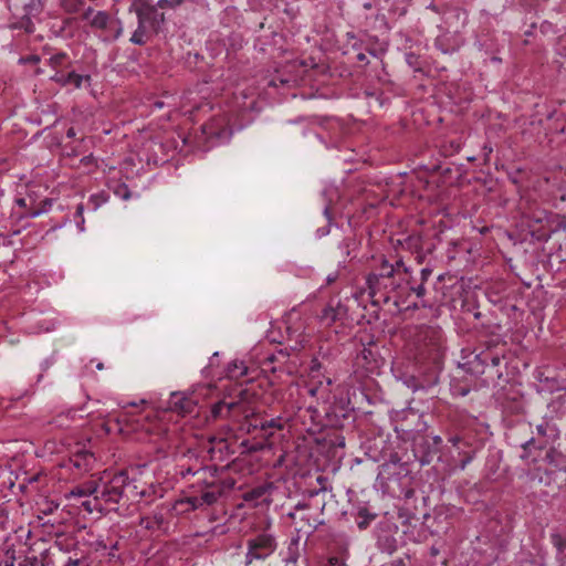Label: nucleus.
Instances as JSON below:
<instances>
[{
    "mask_svg": "<svg viewBox=\"0 0 566 566\" xmlns=\"http://www.w3.org/2000/svg\"><path fill=\"white\" fill-rule=\"evenodd\" d=\"M138 27L130 38V42L137 45H144L149 40L150 34L157 33L165 21V15L159 12L157 7L145 1L135 4Z\"/></svg>",
    "mask_w": 566,
    "mask_h": 566,
    "instance_id": "nucleus-1",
    "label": "nucleus"
},
{
    "mask_svg": "<svg viewBox=\"0 0 566 566\" xmlns=\"http://www.w3.org/2000/svg\"><path fill=\"white\" fill-rule=\"evenodd\" d=\"M140 493L134 481L128 478L126 471L115 473L107 482L103 484L101 497L108 505H116L123 499L134 500Z\"/></svg>",
    "mask_w": 566,
    "mask_h": 566,
    "instance_id": "nucleus-2",
    "label": "nucleus"
},
{
    "mask_svg": "<svg viewBox=\"0 0 566 566\" xmlns=\"http://www.w3.org/2000/svg\"><path fill=\"white\" fill-rule=\"evenodd\" d=\"M395 270L396 269L392 264L384 260L379 272L368 275L367 284L371 296L380 294L385 302L390 300L389 294L397 291L400 287L401 282L405 281L403 276L395 274Z\"/></svg>",
    "mask_w": 566,
    "mask_h": 566,
    "instance_id": "nucleus-3",
    "label": "nucleus"
},
{
    "mask_svg": "<svg viewBox=\"0 0 566 566\" xmlns=\"http://www.w3.org/2000/svg\"><path fill=\"white\" fill-rule=\"evenodd\" d=\"M90 27L96 31H101V39L105 42H113L123 34V27L119 20L112 19L105 11H94L88 8L84 14Z\"/></svg>",
    "mask_w": 566,
    "mask_h": 566,
    "instance_id": "nucleus-4",
    "label": "nucleus"
},
{
    "mask_svg": "<svg viewBox=\"0 0 566 566\" xmlns=\"http://www.w3.org/2000/svg\"><path fill=\"white\" fill-rule=\"evenodd\" d=\"M7 2L13 18L17 19L15 22H12L11 27L23 29L28 33L33 32L34 25L31 17L42 11L41 0H7Z\"/></svg>",
    "mask_w": 566,
    "mask_h": 566,
    "instance_id": "nucleus-5",
    "label": "nucleus"
},
{
    "mask_svg": "<svg viewBox=\"0 0 566 566\" xmlns=\"http://www.w3.org/2000/svg\"><path fill=\"white\" fill-rule=\"evenodd\" d=\"M536 433L538 436V439L531 438L530 440L522 444L523 454L521 455V458L524 460H528L532 463L537 462V458L531 457L532 448L538 450L545 449L548 442L546 438L555 439L557 437V430L549 422L544 421L543 423L536 426Z\"/></svg>",
    "mask_w": 566,
    "mask_h": 566,
    "instance_id": "nucleus-6",
    "label": "nucleus"
},
{
    "mask_svg": "<svg viewBox=\"0 0 566 566\" xmlns=\"http://www.w3.org/2000/svg\"><path fill=\"white\" fill-rule=\"evenodd\" d=\"M420 345L428 350V356L436 360L441 353L443 333L438 326H422L418 333Z\"/></svg>",
    "mask_w": 566,
    "mask_h": 566,
    "instance_id": "nucleus-7",
    "label": "nucleus"
},
{
    "mask_svg": "<svg viewBox=\"0 0 566 566\" xmlns=\"http://www.w3.org/2000/svg\"><path fill=\"white\" fill-rule=\"evenodd\" d=\"M275 539L272 535L260 534L255 538L248 541L247 564L253 559H264L275 549Z\"/></svg>",
    "mask_w": 566,
    "mask_h": 566,
    "instance_id": "nucleus-8",
    "label": "nucleus"
},
{
    "mask_svg": "<svg viewBox=\"0 0 566 566\" xmlns=\"http://www.w3.org/2000/svg\"><path fill=\"white\" fill-rule=\"evenodd\" d=\"M243 396L245 391H240L239 399L229 400L231 405V422H241V420H249L254 415L253 409L244 401Z\"/></svg>",
    "mask_w": 566,
    "mask_h": 566,
    "instance_id": "nucleus-9",
    "label": "nucleus"
},
{
    "mask_svg": "<svg viewBox=\"0 0 566 566\" xmlns=\"http://www.w3.org/2000/svg\"><path fill=\"white\" fill-rule=\"evenodd\" d=\"M94 460L93 454L87 451L76 452L63 464V467L70 470L75 469L78 472H86L91 469Z\"/></svg>",
    "mask_w": 566,
    "mask_h": 566,
    "instance_id": "nucleus-10",
    "label": "nucleus"
},
{
    "mask_svg": "<svg viewBox=\"0 0 566 566\" xmlns=\"http://www.w3.org/2000/svg\"><path fill=\"white\" fill-rule=\"evenodd\" d=\"M231 405L229 403V400L226 398L214 402L210 407V412L208 416L209 421H218V420H227L231 422Z\"/></svg>",
    "mask_w": 566,
    "mask_h": 566,
    "instance_id": "nucleus-11",
    "label": "nucleus"
},
{
    "mask_svg": "<svg viewBox=\"0 0 566 566\" xmlns=\"http://www.w3.org/2000/svg\"><path fill=\"white\" fill-rule=\"evenodd\" d=\"M51 80L56 82V83H60L61 85H73L75 88H80L81 85H82V82L85 80V81H90L91 77L88 75H80V74H76L75 72H69L67 74H60L59 72H55V74H53L51 76Z\"/></svg>",
    "mask_w": 566,
    "mask_h": 566,
    "instance_id": "nucleus-12",
    "label": "nucleus"
},
{
    "mask_svg": "<svg viewBox=\"0 0 566 566\" xmlns=\"http://www.w3.org/2000/svg\"><path fill=\"white\" fill-rule=\"evenodd\" d=\"M170 403L174 410L182 415L193 412L196 407V402L193 399L176 392L171 395Z\"/></svg>",
    "mask_w": 566,
    "mask_h": 566,
    "instance_id": "nucleus-13",
    "label": "nucleus"
},
{
    "mask_svg": "<svg viewBox=\"0 0 566 566\" xmlns=\"http://www.w3.org/2000/svg\"><path fill=\"white\" fill-rule=\"evenodd\" d=\"M223 493V486L221 482H211L207 484V490L200 494L202 505H211L218 501Z\"/></svg>",
    "mask_w": 566,
    "mask_h": 566,
    "instance_id": "nucleus-14",
    "label": "nucleus"
},
{
    "mask_svg": "<svg viewBox=\"0 0 566 566\" xmlns=\"http://www.w3.org/2000/svg\"><path fill=\"white\" fill-rule=\"evenodd\" d=\"M99 482L95 480L87 481L81 485L74 486L70 491V496H90L98 493Z\"/></svg>",
    "mask_w": 566,
    "mask_h": 566,
    "instance_id": "nucleus-15",
    "label": "nucleus"
},
{
    "mask_svg": "<svg viewBox=\"0 0 566 566\" xmlns=\"http://www.w3.org/2000/svg\"><path fill=\"white\" fill-rule=\"evenodd\" d=\"M340 314H344V310L342 306H339V303L336 305L333 304V302H329L323 310L319 315V318L322 322L326 323L327 325L336 322Z\"/></svg>",
    "mask_w": 566,
    "mask_h": 566,
    "instance_id": "nucleus-16",
    "label": "nucleus"
},
{
    "mask_svg": "<svg viewBox=\"0 0 566 566\" xmlns=\"http://www.w3.org/2000/svg\"><path fill=\"white\" fill-rule=\"evenodd\" d=\"M227 374L229 378L238 380L247 376L248 367L244 365L243 361L235 360L229 364Z\"/></svg>",
    "mask_w": 566,
    "mask_h": 566,
    "instance_id": "nucleus-17",
    "label": "nucleus"
},
{
    "mask_svg": "<svg viewBox=\"0 0 566 566\" xmlns=\"http://www.w3.org/2000/svg\"><path fill=\"white\" fill-rule=\"evenodd\" d=\"M75 412L73 410H69L66 412H62L53 418L49 424H54L56 428L64 429L69 428L74 420Z\"/></svg>",
    "mask_w": 566,
    "mask_h": 566,
    "instance_id": "nucleus-18",
    "label": "nucleus"
},
{
    "mask_svg": "<svg viewBox=\"0 0 566 566\" xmlns=\"http://www.w3.org/2000/svg\"><path fill=\"white\" fill-rule=\"evenodd\" d=\"M70 63V57L64 52L56 53L49 59V64L54 70L67 67Z\"/></svg>",
    "mask_w": 566,
    "mask_h": 566,
    "instance_id": "nucleus-19",
    "label": "nucleus"
},
{
    "mask_svg": "<svg viewBox=\"0 0 566 566\" xmlns=\"http://www.w3.org/2000/svg\"><path fill=\"white\" fill-rule=\"evenodd\" d=\"M475 359L480 361L481 365H486L488 361H491L492 366H499L502 359V356L499 354H491L489 352H483L475 356Z\"/></svg>",
    "mask_w": 566,
    "mask_h": 566,
    "instance_id": "nucleus-20",
    "label": "nucleus"
},
{
    "mask_svg": "<svg viewBox=\"0 0 566 566\" xmlns=\"http://www.w3.org/2000/svg\"><path fill=\"white\" fill-rule=\"evenodd\" d=\"M564 459V455L556 451L554 448H551L546 451V454L544 457V461L548 464H552L554 467H559L562 464V461Z\"/></svg>",
    "mask_w": 566,
    "mask_h": 566,
    "instance_id": "nucleus-21",
    "label": "nucleus"
},
{
    "mask_svg": "<svg viewBox=\"0 0 566 566\" xmlns=\"http://www.w3.org/2000/svg\"><path fill=\"white\" fill-rule=\"evenodd\" d=\"M101 494L99 495H96L94 496V499L92 500H86L82 503V506L84 507L85 511H87L88 513H92L94 511H97V512H103L104 507L101 503Z\"/></svg>",
    "mask_w": 566,
    "mask_h": 566,
    "instance_id": "nucleus-22",
    "label": "nucleus"
},
{
    "mask_svg": "<svg viewBox=\"0 0 566 566\" xmlns=\"http://www.w3.org/2000/svg\"><path fill=\"white\" fill-rule=\"evenodd\" d=\"M62 8L69 13H75L84 6V0H61Z\"/></svg>",
    "mask_w": 566,
    "mask_h": 566,
    "instance_id": "nucleus-23",
    "label": "nucleus"
},
{
    "mask_svg": "<svg viewBox=\"0 0 566 566\" xmlns=\"http://www.w3.org/2000/svg\"><path fill=\"white\" fill-rule=\"evenodd\" d=\"M268 429L283 430L284 422L282 421V418L271 419L260 423V430L266 431Z\"/></svg>",
    "mask_w": 566,
    "mask_h": 566,
    "instance_id": "nucleus-24",
    "label": "nucleus"
},
{
    "mask_svg": "<svg viewBox=\"0 0 566 566\" xmlns=\"http://www.w3.org/2000/svg\"><path fill=\"white\" fill-rule=\"evenodd\" d=\"M360 521L357 522V525L360 530L366 528L370 521L375 517L374 514L368 513L366 509H361L358 513Z\"/></svg>",
    "mask_w": 566,
    "mask_h": 566,
    "instance_id": "nucleus-25",
    "label": "nucleus"
},
{
    "mask_svg": "<svg viewBox=\"0 0 566 566\" xmlns=\"http://www.w3.org/2000/svg\"><path fill=\"white\" fill-rule=\"evenodd\" d=\"M107 201V196L104 192L93 195L90 198V202L93 205V208L96 210L103 203Z\"/></svg>",
    "mask_w": 566,
    "mask_h": 566,
    "instance_id": "nucleus-26",
    "label": "nucleus"
},
{
    "mask_svg": "<svg viewBox=\"0 0 566 566\" xmlns=\"http://www.w3.org/2000/svg\"><path fill=\"white\" fill-rule=\"evenodd\" d=\"M184 3V0H159L157 2V9L171 8L175 9Z\"/></svg>",
    "mask_w": 566,
    "mask_h": 566,
    "instance_id": "nucleus-27",
    "label": "nucleus"
},
{
    "mask_svg": "<svg viewBox=\"0 0 566 566\" xmlns=\"http://www.w3.org/2000/svg\"><path fill=\"white\" fill-rule=\"evenodd\" d=\"M405 244L410 250H418L421 245V238L420 235H410L406 239Z\"/></svg>",
    "mask_w": 566,
    "mask_h": 566,
    "instance_id": "nucleus-28",
    "label": "nucleus"
},
{
    "mask_svg": "<svg viewBox=\"0 0 566 566\" xmlns=\"http://www.w3.org/2000/svg\"><path fill=\"white\" fill-rule=\"evenodd\" d=\"M185 502L190 504L192 510H196V509H199V507L203 506L202 503H201V500H200V495H198V496H189V497L186 499Z\"/></svg>",
    "mask_w": 566,
    "mask_h": 566,
    "instance_id": "nucleus-29",
    "label": "nucleus"
},
{
    "mask_svg": "<svg viewBox=\"0 0 566 566\" xmlns=\"http://www.w3.org/2000/svg\"><path fill=\"white\" fill-rule=\"evenodd\" d=\"M19 62L22 63V64H27V63L36 64L38 62H40V56L35 55V54H32V55H29V56H25V57H21L19 60Z\"/></svg>",
    "mask_w": 566,
    "mask_h": 566,
    "instance_id": "nucleus-30",
    "label": "nucleus"
},
{
    "mask_svg": "<svg viewBox=\"0 0 566 566\" xmlns=\"http://www.w3.org/2000/svg\"><path fill=\"white\" fill-rule=\"evenodd\" d=\"M395 266V274L398 276H402V272L407 273V268L403 266V262L401 260L397 261L396 264H392Z\"/></svg>",
    "mask_w": 566,
    "mask_h": 566,
    "instance_id": "nucleus-31",
    "label": "nucleus"
},
{
    "mask_svg": "<svg viewBox=\"0 0 566 566\" xmlns=\"http://www.w3.org/2000/svg\"><path fill=\"white\" fill-rule=\"evenodd\" d=\"M411 291L418 296V297H422L424 296L426 294V287H424V283H420L419 285L417 286H412L411 287Z\"/></svg>",
    "mask_w": 566,
    "mask_h": 566,
    "instance_id": "nucleus-32",
    "label": "nucleus"
},
{
    "mask_svg": "<svg viewBox=\"0 0 566 566\" xmlns=\"http://www.w3.org/2000/svg\"><path fill=\"white\" fill-rule=\"evenodd\" d=\"M316 481L321 485V489L318 491L314 492L313 494H317L318 492H325L327 490L325 486L327 479L323 475H319V476H317Z\"/></svg>",
    "mask_w": 566,
    "mask_h": 566,
    "instance_id": "nucleus-33",
    "label": "nucleus"
},
{
    "mask_svg": "<svg viewBox=\"0 0 566 566\" xmlns=\"http://www.w3.org/2000/svg\"><path fill=\"white\" fill-rule=\"evenodd\" d=\"M120 190H117V193L122 196L123 199H128L130 197V192L126 185H122L119 187Z\"/></svg>",
    "mask_w": 566,
    "mask_h": 566,
    "instance_id": "nucleus-34",
    "label": "nucleus"
},
{
    "mask_svg": "<svg viewBox=\"0 0 566 566\" xmlns=\"http://www.w3.org/2000/svg\"><path fill=\"white\" fill-rule=\"evenodd\" d=\"M431 273H432V271L430 269H427V268L422 269L421 273H420L421 274V282L424 283L429 279Z\"/></svg>",
    "mask_w": 566,
    "mask_h": 566,
    "instance_id": "nucleus-35",
    "label": "nucleus"
},
{
    "mask_svg": "<svg viewBox=\"0 0 566 566\" xmlns=\"http://www.w3.org/2000/svg\"><path fill=\"white\" fill-rule=\"evenodd\" d=\"M258 428H260V424H256V423H255V424H252L251 422H248V421H247V428H245V430H247V432H248V433H251L253 430H255V429H258Z\"/></svg>",
    "mask_w": 566,
    "mask_h": 566,
    "instance_id": "nucleus-36",
    "label": "nucleus"
},
{
    "mask_svg": "<svg viewBox=\"0 0 566 566\" xmlns=\"http://www.w3.org/2000/svg\"><path fill=\"white\" fill-rule=\"evenodd\" d=\"M93 161V157L92 156H85L81 159V163L84 164L85 166H88L91 165Z\"/></svg>",
    "mask_w": 566,
    "mask_h": 566,
    "instance_id": "nucleus-37",
    "label": "nucleus"
},
{
    "mask_svg": "<svg viewBox=\"0 0 566 566\" xmlns=\"http://www.w3.org/2000/svg\"><path fill=\"white\" fill-rule=\"evenodd\" d=\"M337 273H334V274H329L327 277H326V281H327V284H332L334 283L336 280H337Z\"/></svg>",
    "mask_w": 566,
    "mask_h": 566,
    "instance_id": "nucleus-38",
    "label": "nucleus"
},
{
    "mask_svg": "<svg viewBox=\"0 0 566 566\" xmlns=\"http://www.w3.org/2000/svg\"><path fill=\"white\" fill-rule=\"evenodd\" d=\"M308 507H310V505H308L307 503H298V504H296V506H295V511H298V510H306V509H308Z\"/></svg>",
    "mask_w": 566,
    "mask_h": 566,
    "instance_id": "nucleus-39",
    "label": "nucleus"
},
{
    "mask_svg": "<svg viewBox=\"0 0 566 566\" xmlns=\"http://www.w3.org/2000/svg\"><path fill=\"white\" fill-rule=\"evenodd\" d=\"M357 60L360 61V62L368 63L367 56L364 53L357 54Z\"/></svg>",
    "mask_w": 566,
    "mask_h": 566,
    "instance_id": "nucleus-40",
    "label": "nucleus"
},
{
    "mask_svg": "<svg viewBox=\"0 0 566 566\" xmlns=\"http://www.w3.org/2000/svg\"><path fill=\"white\" fill-rule=\"evenodd\" d=\"M83 211H84V207H83V205H82V203H80V205L77 206V208H76V216L82 217Z\"/></svg>",
    "mask_w": 566,
    "mask_h": 566,
    "instance_id": "nucleus-41",
    "label": "nucleus"
},
{
    "mask_svg": "<svg viewBox=\"0 0 566 566\" xmlns=\"http://www.w3.org/2000/svg\"><path fill=\"white\" fill-rule=\"evenodd\" d=\"M80 564V560L78 559H72L70 558V560L67 562V565L66 566H77Z\"/></svg>",
    "mask_w": 566,
    "mask_h": 566,
    "instance_id": "nucleus-42",
    "label": "nucleus"
},
{
    "mask_svg": "<svg viewBox=\"0 0 566 566\" xmlns=\"http://www.w3.org/2000/svg\"><path fill=\"white\" fill-rule=\"evenodd\" d=\"M329 564H331L332 566H336V565H338V558H336V557L329 558Z\"/></svg>",
    "mask_w": 566,
    "mask_h": 566,
    "instance_id": "nucleus-43",
    "label": "nucleus"
},
{
    "mask_svg": "<svg viewBox=\"0 0 566 566\" xmlns=\"http://www.w3.org/2000/svg\"><path fill=\"white\" fill-rule=\"evenodd\" d=\"M74 135H75L74 129H73V128H70V129L67 130V136H69V137H73Z\"/></svg>",
    "mask_w": 566,
    "mask_h": 566,
    "instance_id": "nucleus-44",
    "label": "nucleus"
},
{
    "mask_svg": "<svg viewBox=\"0 0 566 566\" xmlns=\"http://www.w3.org/2000/svg\"><path fill=\"white\" fill-rule=\"evenodd\" d=\"M312 364H313L312 370H314L315 368L319 367V364L317 363V360H313Z\"/></svg>",
    "mask_w": 566,
    "mask_h": 566,
    "instance_id": "nucleus-45",
    "label": "nucleus"
},
{
    "mask_svg": "<svg viewBox=\"0 0 566 566\" xmlns=\"http://www.w3.org/2000/svg\"><path fill=\"white\" fill-rule=\"evenodd\" d=\"M186 473H188V474H195V472H193L190 468H188V469H187Z\"/></svg>",
    "mask_w": 566,
    "mask_h": 566,
    "instance_id": "nucleus-46",
    "label": "nucleus"
},
{
    "mask_svg": "<svg viewBox=\"0 0 566 566\" xmlns=\"http://www.w3.org/2000/svg\"><path fill=\"white\" fill-rule=\"evenodd\" d=\"M145 527H146V528H151V527H153V526H151V523L147 522V523L145 524Z\"/></svg>",
    "mask_w": 566,
    "mask_h": 566,
    "instance_id": "nucleus-47",
    "label": "nucleus"
},
{
    "mask_svg": "<svg viewBox=\"0 0 566 566\" xmlns=\"http://www.w3.org/2000/svg\"><path fill=\"white\" fill-rule=\"evenodd\" d=\"M295 515H296V513H295V512H294V513H290V514H289V516H290L291 518H295Z\"/></svg>",
    "mask_w": 566,
    "mask_h": 566,
    "instance_id": "nucleus-48",
    "label": "nucleus"
},
{
    "mask_svg": "<svg viewBox=\"0 0 566 566\" xmlns=\"http://www.w3.org/2000/svg\"><path fill=\"white\" fill-rule=\"evenodd\" d=\"M97 368L103 369V364L102 363L97 364Z\"/></svg>",
    "mask_w": 566,
    "mask_h": 566,
    "instance_id": "nucleus-49",
    "label": "nucleus"
},
{
    "mask_svg": "<svg viewBox=\"0 0 566 566\" xmlns=\"http://www.w3.org/2000/svg\"><path fill=\"white\" fill-rule=\"evenodd\" d=\"M18 202L19 205H24V199H20Z\"/></svg>",
    "mask_w": 566,
    "mask_h": 566,
    "instance_id": "nucleus-50",
    "label": "nucleus"
},
{
    "mask_svg": "<svg viewBox=\"0 0 566 566\" xmlns=\"http://www.w3.org/2000/svg\"><path fill=\"white\" fill-rule=\"evenodd\" d=\"M369 354H371V350H368V354H365L364 357L365 358L369 357Z\"/></svg>",
    "mask_w": 566,
    "mask_h": 566,
    "instance_id": "nucleus-51",
    "label": "nucleus"
},
{
    "mask_svg": "<svg viewBox=\"0 0 566 566\" xmlns=\"http://www.w3.org/2000/svg\"><path fill=\"white\" fill-rule=\"evenodd\" d=\"M369 354H371V350H368V354H365L364 357L365 358L369 357Z\"/></svg>",
    "mask_w": 566,
    "mask_h": 566,
    "instance_id": "nucleus-52",
    "label": "nucleus"
},
{
    "mask_svg": "<svg viewBox=\"0 0 566 566\" xmlns=\"http://www.w3.org/2000/svg\"><path fill=\"white\" fill-rule=\"evenodd\" d=\"M310 392H311V395H315L316 389H311Z\"/></svg>",
    "mask_w": 566,
    "mask_h": 566,
    "instance_id": "nucleus-53",
    "label": "nucleus"
},
{
    "mask_svg": "<svg viewBox=\"0 0 566 566\" xmlns=\"http://www.w3.org/2000/svg\"><path fill=\"white\" fill-rule=\"evenodd\" d=\"M6 566H14V565H13V562H11V563H7Z\"/></svg>",
    "mask_w": 566,
    "mask_h": 566,
    "instance_id": "nucleus-54",
    "label": "nucleus"
},
{
    "mask_svg": "<svg viewBox=\"0 0 566 566\" xmlns=\"http://www.w3.org/2000/svg\"><path fill=\"white\" fill-rule=\"evenodd\" d=\"M564 50L566 51V46L564 48Z\"/></svg>",
    "mask_w": 566,
    "mask_h": 566,
    "instance_id": "nucleus-55",
    "label": "nucleus"
}]
</instances>
